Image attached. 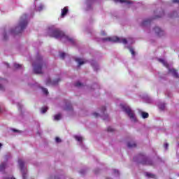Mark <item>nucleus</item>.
I'll return each instance as SVG.
<instances>
[{
  "label": "nucleus",
  "instance_id": "21",
  "mask_svg": "<svg viewBox=\"0 0 179 179\" xmlns=\"http://www.w3.org/2000/svg\"><path fill=\"white\" fill-rule=\"evenodd\" d=\"M47 110H48V107H43L41 108V113L42 114H45V113H47Z\"/></svg>",
  "mask_w": 179,
  "mask_h": 179
},
{
  "label": "nucleus",
  "instance_id": "30",
  "mask_svg": "<svg viewBox=\"0 0 179 179\" xmlns=\"http://www.w3.org/2000/svg\"><path fill=\"white\" fill-rule=\"evenodd\" d=\"M114 2H120V3H123V2H127L125 0H114Z\"/></svg>",
  "mask_w": 179,
  "mask_h": 179
},
{
  "label": "nucleus",
  "instance_id": "16",
  "mask_svg": "<svg viewBox=\"0 0 179 179\" xmlns=\"http://www.w3.org/2000/svg\"><path fill=\"white\" fill-rule=\"evenodd\" d=\"M127 146H128V148H136V143H132V142H129V143H127Z\"/></svg>",
  "mask_w": 179,
  "mask_h": 179
},
{
  "label": "nucleus",
  "instance_id": "45",
  "mask_svg": "<svg viewBox=\"0 0 179 179\" xmlns=\"http://www.w3.org/2000/svg\"><path fill=\"white\" fill-rule=\"evenodd\" d=\"M106 179H110V178H106Z\"/></svg>",
  "mask_w": 179,
  "mask_h": 179
},
{
  "label": "nucleus",
  "instance_id": "10",
  "mask_svg": "<svg viewBox=\"0 0 179 179\" xmlns=\"http://www.w3.org/2000/svg\"><path fill=\"white\" fill-rule=\"evenodd\" d=\"M68 12H69V10L68 9V7H64L62 9V13H61V17H64L68 14Z\"/></svg>",
  "mask_w": 179,
  "mask_h": 179
},
{
  "label": "nucleus",
  "instance_id": "28",
  "mask_svg": "<svg viewBox=\"0 0 179 179\" xmlns=\"http://www.w3.org/2000/svg\"><path fill=\"white\" fill-rule=\"evenodd\" d=\"M146 176H147V177H149V178H153V177H155V175L149 173H147Z\"/></svg>",
  "mask_w": 179,
  "mask_h": 179
},
{
  "label": "nucleus",
  "instance_id": "8",
  "mask_svg": "<svg viewBox=\"0 0 179 179\" xmlns=\"http://www.w3.org/2000/svg\"><path fill=\"white\" fill-rule=\"evenodd\" d=\"M154 31L159 36V37H162V36H164V31L162 30L159 27H155L154 28Z\"/></svg>",
  "mask_w": 179,
  "mask_h": 179
},
{
  "label": "nucleus",
  "instance_id": "25",
  "mask_svg": "<svg viewBox=\"0 0 179 179\" xmlns=\"http://www.w3.org/2000/svg\"><path fill=\"white\" fill-rule=\"evenodd\" d=\"M66 110H73V108H72V105L71 104L68 105L66 107Z\"/></svg>",
  "mask_w": 179,
  "mask_h": 179
},
{
  "label": "nucleus",
  "instance_id": "9",
  "mask_svg": "<svg viewBox=\"0 0 179 179\" xmlns=\"http://www.w3.org/2000/svg\"><path fill=\"white\" fill-rule=\"evenodd\" d=\"M59 82H61V79L59 78L53 81H51V79L49 78L46 81V85H52V86H55L56 85H58Z\"/></svg>",
  "mask_w": 179,
  "mask_h": 179
},
{
  "label": "nucleus",
  "instance_id": "19",
  "mask_svg": "<svg viewBox=\"0 0 179 179\" xmlns=\"http://www.w3.org/2000/svg\"><path fill=\"white\" fill-rule=\"evenodd\" d=\"M61 120V114H57L55 115V121H59Z\"/></svg>",
  "mask_w": 179,
  "mask_h": 179
},
{
  "label": "nucleus",
  "instance_id": "37",
  "mask_svg": "<svg viewBox=\"0 0 179 179\" xmlns=\"http://www.w3.org/2000/svg\"><path fill=\"white\" fill-rule=\"evenodd\" d=\"M4 90L3 87L2 86V85L0 84V90Z\"/></svg>",
  "mask_w": 179,
  "mask_h": 179
},
{
  "label": "nucleus",
  "instance_id": "12",
  "mask_svg": "<svg viewBox=\"0 0 179 179\" xmlns=\"http://www.w3.org/2000/svg\"><path fill=\"white\" fill-rule=\"evenodd\" d=\"M169 72L171 73H172L173 76H174V78H178L179 76H178V73L177 72V70L172 69H169Z\"/></svg>",
  "mask_w": 179,
  "mask_h": 179
},
{
  "label": "nucleus",
  "instance_id": "40",
  "mask_svg": "<svg viewBox=\"0 0 179 179\" xmlns=\"http://www.w3.org/2000/svg\"><path fill=\"white\" fill-rule=\"evenodd\" d=\"M115 173H117V174H120V172H118V171L115 170Z\"/></svg>",
  "mask_w": 179,
  "mask_h": 179
},
{
  "label": "nucleus",
  "instance_id": "35",
  "mask_svg": "<svg viewBox=\"0 0 179 179\" xmlns=\"http://www.w3.org/2000/svg\"><path fill=\"white\" fill-rule=\"evenodd\" d=\"M164 148H165V149H169V143H166L164 145Z\"/></svg>",
  "mask_w": 179,
  "mask_h": 179
},
{
  "label": "nucleus",
  "instance_id": "18",
  "mask_svg": "<svg viewBox=\"0 0 179 179\" xmlns=\"http://www.w3.org/2000/svg\"><path fill=\"white\" fill-rule=\"evenodd\" d=\"M74 138L76 141H78V142H82V141H83V138H82V136H75Z\"/></svg>",
  "mask_w": 179,
  "mask_h": 179
},
{
  "label": "nucleus",
  "instance_id": "17",
  "mask_svg": "<svg viewBox=\"0 0 179 179\" xmlns=\"http://www.w3.org/2000/svg\"><path fill=\"white\" fill-rule=\"evenodd\" d=\"M141 115L143 118H149V113H146V112H142L141 113Z\"/></svg>",
  "mask_w": 179,
  "mask_h": 179
},
{
  "label": "nucleus",
  "instance_id": "3",
  "mask_svg": "<svg viewBox=\"0 0 179 179\" xmlns=\"http://www.w3.org/2000/svg\"><path fill=\"white\" fill-rule=\"evenodd\" d=\"M50 37H54V38H64L66 41H69L72 44L75 43V41L72 38L65 35V34L58 28H55L50 32Z\"/></svg>",
  "mask_w": 179,
  "mask_h": 179
},
{
  "label": "nucleus",
  "instance_id": "34",
  "mask_svg": "<svg viewBox=\"0 0 179 179\" xmlns=\"http://www.w3.org/2000/svg\"><path fill=\"white\" fill-rule=\"evenodd\" d=\"M92 115H94V118H97V117H99V115L97 113H92Z\"/></svg>",
  "mask_w": 179,
  "mask_h": 179
},
{
  "label": "nucleus",
  "instance_id": "41",
  "mask_svg": "<svg viewBox=\"0 0 179 179\" xmlns=\"http://www.w3.org/2000/svg\"><path fill=\"white\" fill-rule=\"evenodd\" d=\"M127 3L131 4V3H132V2H131V1H127Z\"/></svg>",
  "mask_w": 179,
  "mask_h": 179
},
{
  "label": "nucleus",
  "instance_id": "42",
  "mask_svg": "<svg viewBox=\"0 0 179 179\" xmlns=\"http://www.w3.org/2000/svg\"><path fill=\"white\" fill-rule=\"evenodd\" d=\"M7 68H9V64H6Z\"/></svg>",
  "mask_w": 179,
  "mask_h": 179
},
{
  "label": "nucleus",
  "instance_id": "6",
  "mask_svg": "<svg viewBox=\"0 0 179 179\" xmlns=\"http://www.w3.org/2000/svg\"><path fill=\"white\" fill-rule=\"evenodd\" d=\"M139 159H142L141 164L147 165V166H153V162L152 160L149 159V158L145 157L143 154L138 155Z\"/></svg>",
  "mask_w": 179,
  "mask_h": 179
},
{
  "label": "nucleus",
  "instance_id": "23",
  "mask_svg": "<svg viewBox=\"0 0 179 179\" xmlns=\"http://www.w3.org/2000/svg\"><path fill=\"white\" fill-rule=\"evenodd\" d=\"M21 67H22V64H14V68L15 69H20Z\"/></svg>",
  "mask_w": 179,
  "mask_h": 179
},
{
  "label": "nucleus",
  "instance_id": "29",
  "mask_svg": "<svg viewBox=\"0 0 179 179\" xmlns=\"http://www.w3.org/2000/svg\"><path fill=\"white\" fill-rule=\"evenodd\" d=\"M59 55L62 59H64V58H65V52H61Z\"/></svg>",
  "mask_w": 179,
  "mask_h": 179
},
{
  "label": "nucleus",
  "instance_id": "1",
  "mask_svg": "<svg viewBox=\"0 0 179 179\" xmlns=\"http://www.w3.org/2000/svg\"><path fill=\"white\" fill-rule=\"evenodd\" d=\"M33 66L34 73L41 74L43 73V69L47 68V64L43 61L41 56L38 55L33 63Z\"/></svg>",
  "mask_w": 179,
  "mask_h": 179
},
{
  "label": "nucleus",
  "instance_id": "13",
  "mask_svg": "<svg viewBox=\"0 0 179 179\" xmlns=\"http://www.w3.org/2000/svg\"><path fill=\"white\" fill-rule=\"evenodd\" d=\"M76 62H78V66L83 65V64H86V62L82 60V59L77 58L76 59Z\"/></svg>",
  "mask_w": 179,
  "mask_h": 179
},
{
  "label": "nucleus",
  "instance_id": "15",
  "mask_svg": "<svg viewBox=\"0 0 179 179\" xmlns=\"http://www.w3.org/2000/svg\"><path fill=\"white\" fill-rule=\"evenodd\" d=\"M151 22L152 20L150 19L145 20L143 21V22L141 23V26H146V24H149V23H150Z\"/></svg>",
  "mask_w": 179,
  "mask_h": 179
},
{
  "label": "nucleus",
  "instance_id": "44",
  "mask_svg": "<svg viewBox=\"0 0 179 179\" xmlns=\"http://www.w3.org/2000/svg\"><path fill=\"white\" fill-rule=\"evenodd\" d=\"M135 159H136V158L134 157V160H135Z\"/></svg>",
  "mask_w": 179,
  "mask_h": 179
},
{
  "label": "nucleus",
  "instance_id": "32",
  "mask_svg": "<svg viewBox=\"0 0 179 179\" xmlns=\"http://www.w3.org/2000/svg\"><path fill=\"white\" fill-rule=\"evenodd\" d=\"M55 141L57 142V143H59V142H61V138H59V137H56Z\"/></svg>",
  "mask_w": 179,
  "mask_h": 179
},
{
  "label": "nucleus",
  "instance_id": "43",
  "mask_svg": "<svg viewBox=\"0 0 179 179\" xmlns=\"http://www.w3.org/2000/svg\"><path fill=\"white\" fill-rule=\"evenodd\" d=\"M0 148H2V143H0Z\"/></svg>",
  "mask_w": 179,
  "mask_h": 179
},
{
  "label": "nucleus",
  "instance_id": "31",
  "mask_svg": "<svg viewBox=\"0 0 179 179\" xmlns=\"http://www.w3.org/2000/svg\"><path fill=\"white\" fill-rule=\"evenodd\" d=\"M162 16H164V11H162V15H160V16H158V15L155 16V19H157L158 17H162Z\"/></svg>",
  "mask_w": 179,
  "mask_h": 179
},
{
  "label": "nucleus",
  "instance_id": "22",
  "mask_svg": "<svg viewBox=\"0 0 179 179\" xmlns=\"http://www.w3.org/2000/svg\"><path fill=\"white\" fill-rule=\"evenodd\" d=\"M76 87H81V86H83V84H82L80 82H77L75 83Z\"/></svg>",
  "mask_w": 179,
  "mask_h": 179
},
{
  "label": "nucleus",
  "instance_id": "7",
  "mask_svg": "<svg viewBox=\"0 0 179 179\" xmlns=\"http://www.w3.org/2000/svg\"><path fill=\"white\" fill-rule=\"evenodd\" d=\"M18 164H19V167L22 173V178H24V179L27 178V176H26V173H24V171H23V169H24V162H23V160H22V159H19Z\"/></svg>",
  "mask_w": 179,
  "mask_h": 179
},
{
  "label": "nucleus",
  "instance_id": "5",
  "mask_svg": "<svg viewBox=\"0 0 179 179\" xmlns=\"http://www.w3.org/2000/svg\"><path fill=\"white\" fill-rule=\"evenodd\" d=\"M103 41H113V43H122V44H127V38H121L118 36L108 37L103 39Z\"/></svg>",
  "mask_w": 179,
  "mask_h": 179
},
{
  "label": "nucleus",
  "instance_id": "11",
  "mask_svg": "<svg viewBox=\"0 0 179 179\" xmlns=\"http://www.w3.org/2000/svg\"><path fill=\"white\" fill-rule=\"evenodd\" d=\"M106 106L102 107V113L103 115L101 117H103V120H108V115L106 114Z\"/></svg>",
  "mask_w": 179,
  "mask_h": 179
},
{
  "label": "nucleus",
  "instance_id": "20",
  "mask_svg": "<svg viewBox=\"0 0 179 179\" xmlns=\"http://www.w3.org/2000/svg\"><path fill=\"white\" fill-rule=\"evenodd\" d=\"M159 110H164L166 108V105L164 103H162L159 105Z\"/></svg>",
  "mask_w": 179,
  "mask_h": 179
},
{
  "label": "nucleus",
  "instance_id": "33",
  "mask_svg": "<svg viewBox=\"0 0 179 179\" xmlns=\"http://www.w3.org/2000/svg\"><path fill=\"white\" fill-rule=\"evenodd\" d=\"M129 50H130L131 54L133 55H135V51L131 48H130Z\"/></svg>",
  "mask_w": 179,
  "mask_h": 179
},
{
  "label": "nucleus",
  "instance_id": "2",
  "mask_svg": "<svg viewBox=\"0 0 179 179\" xmlns=\"http://www.w3.org/2000/svg\"><path fill=\"white\" fill-rule=\"evenodd\" d=\"M27 15L23 14L20 19L18 25L15 28V29H11L10 33L13 34H19L22 33L27 27Z\"/></svg>",
  "mask_w": 179,
  "mask_h": 179
},
{
  "label": "nucleus",
  "instance_id": "36",
  "mask_svg": "<svg viewBox=\"0 0 179 179\" xmlns=\"http://www.w3.org/2000/svg\"><path fill=\"white\" fill-rule=\"evenodd\" d=\"M173 3H178L179 0H173Z\"/></svg>",
  "mask_w": 179,
  "mask_h": 179
},
{
  "label": "nucleus",
  "instance_id": "14",
  "mask_svg": "<svg viewBox=\"0 0 179 179\" xmlns=\"http://www.w3.org/2000/svg\"><path fill=\"white\" fill-rule=\"evenodd\" d=\"M158 61L161 62V64H163L164 66H166V68H169V64L166 63V61L163 59H159Z\"/></svg>",
  "mask_w": 179,
  "mask_h": 179
},
{
  "label": "nucleus",
  "instance_id": "27",
  "mask_svg": "<svg viewBox=\"0 0 179 179\" xmlns=\"http://www.w3.org/2000/svg\"><path fill=\"white\" fill-rule=\"evenodd\" d=\"M42 90L45 94H48V90L46 88H42Z\"/></svg>",
  "mask_w": 179,
  "mask_h": 179
},
{
  "label": "nucleus",
  "instance_id": "24",
  "mask_svg": "<svg viewBox=\"0 0 179 179\" xmlns=\"http://www.w3.org/2000/svg\"><path fill=\"white\" fill-rule=\"evenodd\" d=\"M5 167H6V164L3 163L0 165L1 170H5Z\"/></svg>",
  "mask_w": 179,
  "mask_h": 179
},
{
  "label": "nucleus",
  "instance_id": "39",
  "mask_svg": "<svg viewBox=\"0 0 179 179\" xmlns=\"http://www.w3.org/2000/svg\"><path fill=\"white\" fill-rule=\"evenodd\" d=\"M3 39H4V40H6V39H7L6 34H4Z\"/></svg>",
  "mask_w": 179,
  "mask_h": 179
},
{
  "label": "nucleus",
  "instance_id": "38",
  "mask_svg": "<svg viewBox=\"0 0 179 179\" xmlns=\"http://www.w3.org/2000/svg\"><path fill=\"white\" fill-rule=\"evenodd\" d=\"M13 132H19V130L16 129H13Z\"/></svg>",
  "mask_w": 179,
  "mask_h": 179
},
{
  "label": "nucleus",
  "instance_id": "26",
  "mask_svg": "<svg viewBox=\"0 0 179 179\" xmlns=\"http://www.w3.org/2000/svg\"><path fill=\"white\" fill-rule=\"evenodd\" d=\"M108 132H114V129H113L111 127H108L107 129Z\"/></svg>",
  "mask_w": 179,
  "mask_h": 179
},
{
  "label": "nucleus",
  "instance_id": "4",
  "mask_svg": "<svg viewBox=\"0 0 179 179\" xmlns=\"http://www.w3.org/2000/svg\"><path fill=\"white\" fill-rule=\"evenodd\" d=\"M123 111L127 114L128 117H129L131 121H136V118L135 117V113L133 112L131 108L125 104L120 105Z\"/></svg>",
  "mask_w": 179,
  "mask_h": 179
}]
</instances>
